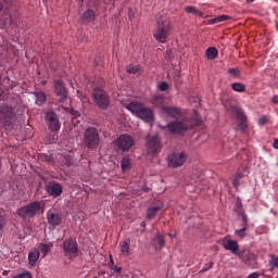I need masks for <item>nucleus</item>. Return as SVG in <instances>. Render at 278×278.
<instances>
[{"label": "nucleus", "mask_w": 278, "mask_h": 278, "mask_svg": "<svg viewBox=\"0 0 278 278\" xmlns=\"http://www.w3.org/2000/svg\"><path fill=\"white\" fill-rule=\"evenodd\" d=\"M255 0H247V3H253Z\"/></svg>", "instance_id": "13d9d810"}, {"label": "nucleus", "mask_w": 278, "mask_h": 278, "mask_svg": "<svg viewBox=\"0 0 278 278\" xmlns=\"http://www.w3.org/2000/svg\"><path fill=\"white\" fill-rule=\"evenodd\" d=\"M47 220L52 227H58L62 223V214H60L55 208H51L47 213Z\"/></svg>", "instance_id": "dca6fc26"}, {"label": "nucleus", "mask_w": 278, "mask_h": 278, "mask_svg": "<svg viewBox=\"0 0 278 278\" xmlns=\"http://www.w3.org/2000/svg\"><path fill=\"white\" fill-rule=\"evenodd\" d=\"M231 88L235 92H247V86L242 83H232Z\"/></svg>", "instance_id": "7c9ffc66"}, {"label": "nucleus", "mask_w": 278, "mask_h": 278, "mask_svg": "<svg viewBox=\"0 0 278 278\" xmlns=\"http://www.w3.org/2000/svg\"><path fill=\"white\" fill-rule=\"evenodd\" d=\"M273 147H274V149H278V139L274 140Z\"/></svg>", "instance_id": "8fccbe9b"}, {"label": "nucleus", "mask_w": 278, "mask_h": 278, "mask_svg": "<svg viewBox=\"0 0 278 278\" xmlns=\"http://www.w3.org/2000/svg\"><path fill=\"white\" fill-rule=\"evenodd\" d=\"M239 257L245 264V266H256L257 265V255L255 253L243 250L242 252H239Z\"/></svg>", "instance_id": "4468645a"}, {"label": "nucleus", "mask_w": 278, "mask_h": 278, "mask_svg": "<svg viewBox=\"0 0 278 278\" xmlns=\"http://www.w3.org/2000/svg\"><path fill=\"white\" fill-rule=\"evenodd\" d=\"M126 108L129 112L135 114V116L141 118V121H146V123H153V110L144 106V104L130 102Z\"/></svg>", "instance_id": "7ed1b4c3"}, {"label": "nucleus", "mask_w": 278, "mask_h": 278, "mask_svg": "<svg viewBox=\"0 0 278 278\" xmlns=\"http://www.w3.org/2000/svg\"><path fill=\"white\" fill-rule=\"evenodd\" d=\"M63 251L65 257H70V260L77 257L79 254V247L77 245V241L75 239H65L63 241Z\"/></svg>", "instance_id": "9b49d317"}, {"label": "nucleus", "mask_w": 278, "mask_h": 278, "mask_svg": "<svg viewBox=\"0 0 278 278\" xmlns=\"http://www.w3.org/2000/svg\"><path fill=\"white\" fill-rule=\"evenodd\" d=\"M81 18H83V21H85V23H92V21H94V18H97V13H94L93 10L88 9L83 13Z\"/></svg>", "instance_id": "412c9836"}, {"label": "nucleus", "mask_w": 278, "mask_h": 278, "mask_svg": "<svg viewBox=\"0 0 278 278\" xmlns=\"http://www.w3.org/2000/svg\"><path fill=\"white\" fill-rule=\"evenodd\" d=\"M164 204L160 201H157L156 203H154L152 206H150L147 210V215L146 218H148V220H153L154 216H157V212H161V210H163Z\"/></svg>", "instance_id": "6ab92c4d"}, {"label": "nucleus", "mask_w": 278, "mask_h": 278, "mask_svg": "<svg viewBox=\"0 0 278 278\" xmlns=\"http://www.w3.org/2000/svg\"><path fill=\"white\" fill-rule=\"evenodd\" d=\"M35 97H36V105L40 106L47 102V94H45V92L42 91L35 92Z\"/></svg>", "instance_id": "bb28decb"}, {"label": "nucleus", "mask_w": 278, "mask_h": 278, "mask_svg": "<svg viewBox=\"0 0 278 278\" xmlns=\"http://www.w3.org/2000/svg\"><path fill=\"white\" fill-rule=\"evenodd\" d=\"M83 142L87 149H98L99 144H101V135H99V130L94 127H88L84 132Z\"/></svg>", "instance_id": "20e7f679"}, {"label": "nucleus", "mask_w": 278, "mask_h": 278, "mask_svg": "<svg viewBox=\"0 0 278 278\" xmlns=\"http://www.w3.org/2000/svg\"><path fill=\"white\" fill-rule=\"evenodd\" d=\"M41 210L42 205H40V202L35 201L26 206L20 207L16 213L21 218L27 220L29 218H34V216H38Z\"/></svg>", "instance_id": "423d86ee"}, {"label": "nucleus", "mask_w": 278, "mask_h": 278, "mask_svg": "<svg viewBox=\"0 0 278 278\" xmlns=\"http://www.w3.org/2000/svg\"><path fill=\"white\" fill-rule=\"evenodd\" d=\"M46 191L48 194H50V197L58 199V197H62V185L55 181L49 182L46 186Z\"/></svg>", "instance_id": "f3484780"}, {"label": "nucleus", "mask_w": 278, "mask_h": 278, "mask_svg": "<svg viewBox=\"0 0 278 278\" xmlns=\"http://www.w3.org/2000/svg\"><path fill=\"white\" fill-rule=\"evenodd\" d=\"M247 227L248 226H242L241 229L235 230L236 236H239V238H244V236H247Z\"/></svg>", "instance_id": "e433bc0d"}, {"label": "nucleus", "mask_w": 278, "mask_h": 278, "mask_svg": "<svg viewBox=\"0 0 278 278\" xmlns=\"http://www.w3.org/2000/svg\"><path fill=\"white\" fill-rule=\"evenodd\" d=\"M231 113L233 114L235 118H237V131H247L249 129V119L247 118V113L238 106L231 108Z\"/></svg>", "instance_id": "0eeeda50"}, {"label": "nucleus", "mask_w": 278, "mask_h": 278, "mask_svg": "<svg viewBox=\"0 0 278 278\" xmlns=\"http://www.w3.org/2000/svg\"><path fill=\"white\" fill-rule=\"evenodd\" d=\"M5 225H8V220L5 219V212L0 210V231H3Z\"/></svg>", "instance_id": "f704fd0d"}, {"label": "nucleus", "mask_w": 278, "mask_h": 278, "mask_svg": "<svg viewBox=\"0 0 278 278\" xmlns=\"http://www.w3.org/2000/svg\"><path fill=\"white\" fill-rule=\"evenodd\" d=\"M14 118H16V113L14 109L8 104H2L0 106V122L5 127H10L12 125Z\"/></svg>", "instance_id": "6e6552de"}, {"label": "nucleus", "mask_w": 278, "mask_h": 278, "mask_svg": "<svg viewBox=\"0 0 278 278\" xmlns=\"http://www.w3.org/2000/svg\"><path fill=\"white\" fill-rule=\"evenodd\" d=\"M229 74L233 75V77H238V75H240V70H238V68H230L229 70Z\"/></svg>", "instance_id": "37998d69"}, {"label": "nucleus", "mask_w": 278, "mask_h": 278, "mask_svg": "<svg viewBox=\"0 0 278 278\" xmlns=\"http://www.w3.org/2000/svg\"><path fill=\"white\" fill-rule=\"evenodd\" d=\"M127 73H129L130 75H136V74L140 73V65L130 64L127 67Z\"/></svg>", "instance_id": "c9c22d12"}, {"label": "nucleus", "mask_w": 278, "mask_h": 278, "mask_svg": "<svg viewBox=\"0 0 278 278\" xmlns=\"http://www.w3.org/2000/svg\"><path fill=\"white\" fill-rule=\"evenodd\" d=\"M54 92L60 103H64V101L68 99V91L66 90L64 83L60 79L54 81Z\"/></svg>", "instance_id": "ddd939ff"}, {"label": "nucleus", "mask_w": 278, "mask_h": 278, "mask_svg": "<svg viewBox=\"0 0 278 278\" xmlns=\"http://www.w3.org/2000/svg\"><path fill=\"white\" fill-rule=\"evenodd\" d=\"M141 227H147V223L142 222Z\"/></svg>", "instance_id": "6e6d98bb"}, {"label": "nucleus", "mask_w": 278, "mask_h": 278, "mask_svg": "<svg viewBox=\"0 0 278 278\" xmlns=\"http://www.w3.org/2000/svg\"><path fill=\"white\" fill-rule=\"evenodd\" d=\"M237 207H238L239 210L242 208V202H241L240 200L237 201Z\"/></svg>", "instance_id": "3c124183"}, {"label": "nucleus", "mask_w": 278, "mask_h": 278, "mask_svg": "<svg viewBox=\"0 0 278 278\" xmlns=\"http://www.w3.org/2000/svg\"><path fill=\"white\" fill-rule=\"evenodd\" d=\"M223 247L226 251H230L233 255H238L240 251V245L238 241L231 239H224Z\"/></svg>", "instance_id": "a211bd4d"}, {"label": "nucleus", "mask_w": 278, "mask_h": 278, "mask_svg": "<svg viewBox=\"0 0 278 278\" xmlns=\"http://www.w3.org/2000/svg\"><path fill=\"white\" fill-rule=\"evenodd\" d=\"M146 147L149 153H160V149H162V143L160 142V136L148 135V137L146 138Z\"/></svg>", "instance_id": "f8f14e48"}, {"label": "nucleus", "mask_w": 278, "mask_h": 278, "mask_svg": "<svg viewBox=\"0 0 278 278\" xmlns=\"http://www.w3.org/2000/svg\"><path fill=\"white\" fill-rule=\"evenodd\" d=\"M169 168H181L188 162V153L174 152L167 157Z\"/></svg>", "instance_id": "9d476101"}, {"label": "nucleus", "mask_w": 278, "mask_h": 278, "mask_svg": "<svg viewBox=\"0 0 278 278\" xmlns=\"http://www.w3.org/2000/svg\"><path fill=\"white\" fill-rule=\"evenodd\" d=\"M114 144L117 151H123L125 153L136 144V140H134V137L130 135L124 134L114 140Z\"/></svg>", "instance_id": "1a4fd4ad"}, {"label": "nucleus", "mask_w": 278, "mask_h": 278, "mask_svg": "<svg viewBox=\"0 0 278 278\" xmlns=\"http://www.w3.org/2000/svg\"><path fill=\"white\" fill-rule=\"evenodd\" d=\"M185 12L187 14H193V16H203V13L199 11L195 7H186Z\"/></svg>", "instance_id": "2f4dec72"}, {"label": "nucleus", "mask_w": 278, "mask_h": 278, "mask_svg": "<svg viewBox=\"0 0 278 278\" xmlns=\"http://www.w3.org/2000/svg\"><path fill=\"white\" fill-rule=\"evenodd\" d=\"M0 12H3V2L0 1Z\"/></svg>", "instance_id": "864d4df0"}, {"label": "nucleus", "mask_w": 278, "mask_h": 278, "mask_svg": "<svg viewBox=\"0 0 278 278\" xmlns=\"http://www.w3.org/2000/svg\"><path fill=\"white\" fill-rule=\"evenodd\" d=\"M241 178H242V174H237V176L235 177V179L232 181L233 188H238V186H240Z\"/></svg>", "instance_id": "4c0bfd02"}, {"label": "nucleus", "mask_w": 278, "mask_h": 278, "mask_svg": "<svg viewBox=\"0 0 278 278\" xmlns=\"http://www.w3.org/2000/svg\"><path fill=\"white\" fill-rule=\"evenodd\" d=\"M151 103L156 108H161L162 112L164 111V108L167 106V105H164V96H153L151 99Z\"/></svg>", "instance_id": "4be33fe9"}, {"label": "nucleus", "mask_w": 278, "mask_h": 278, "mask_svg": "<svg viewBox=\"0 0 278 278\" xmlns=\"http://www.w3.org/2000/svg\"><path fill=\"white\" fill-rule=\"evenodd\" d=\"M1 25L8 27V25H12V15L9 12H4V17L1 21Z\"/></svg>", "instance_id": "72a5a7b5"}, {"label": "nucleus", "mask_w": 278, "mask_h": 278, "mask_svg": "<svg viewBox=\"0 0 278 278\" xmlns=\"http://www.w3.org/2000/svg\"><path fill=\"white\" fill-rule=\"evenodd\" d=\"M72 125H74V127H77V125H79L81 123V115L79 114L78 111H72Z\"/></svg>", "instance_id": "cd10ccee"}, {"label": "nucleus", "mask_w": 278, "mask_h": 278, "mask_svg": "<svg viewBox=\"0 0 278 278\" xmlns=\"http://www.w3.org/2000/svg\"><path fill=\"white\" fill-rule=\"evenodd\" d=\"M225 21H231V16L229 15H218L212 20L208 21L210 25H216V23H225Z\"/></svg>", "instance_id": "393cba45"}, {"label": "nucleus", "mask_w": 278, "mask_h": 278, "mask_svg": "<svg viewBox=\"0 0 278 278\" xmlns=\"http://www.w3.org/2000/svg\"><path fill=\"white\" fill-rule=\"evenodd\" d=\"M38 260H40V250L35 249L31 252H29L28 261L30 266H36V262H38Z\"/></svg>", "instance_id": "b1692460"}, {"label": "nucleus", "mask_w": 278, "mask_h": 278, "mask_svg": "<svg viewBox=\"0 0 278 278\" xmlns=\"http://www.w3.org/2000/svg\"><path fill=\"white\" fill-rule=\"evenodd\" d=\"M248 278H260V273L255 271L248 276Z\"/></svg>", "instance_id": "de8ad7c7"}, {"label": "nucleus", "mask_w": 278, "mask_h": 278, "mask_svg": "<svg viewBox=\"0 0 278 278\" xmlns=\"http://www.w3.org/2000/svg\"><path fill=\"white\" fill-rule=\"evenodd\" d=\"M78 1H79V3H84L85 0H78Z\"/></svg>", "instance_id": "052dcab7"}, {"label": "nucleus", "mask_w": 278, "mask_h": 278, "mask_svg": "<svg viewBox=\"0 0 278 278\" xmlns=\"http://www.w3.org/2000/svg\"><path fill=\"white\" fill-rule=\"evenodd\" d=\"M163 116L166 118H175L174 122L167 124V129L169 134H178L181 136L185 131L189 129H194L201 125V119L194 117L184 116L181 109L175 106H163Z\"/></svg>", "instance_id": "f257e3e1"}, {"label": "nucleus", "mask_w": 278, "mask_h": 278, "mask_svg": "<svg viewBox=\"0 0 278 278\" xmlns=\"http://www.w3.org/2000/svg\"><path fill=\"white\" fill-rule=\"evenodd\" d=\"M46 121L48 123V127L51 131H60V119L58 118V114L53 111H49L46 113Z\"/></svg>", "instance_id": "2eb2a0df"}, {"label": "nucleus", "mask_w": 278, "mask_h": 278, "mask_svg": "<svg viewBox=\"0 0 278 278\" xmlns=\"http://www.w3.org/2000/svg\"><path fill=\"white\" fill-rule=\"evenodd\" d=\"M122 170H131V161L129 156H124L121 162Z\"/></svg>", "instance_id": "c756f323"}, {"label": "nucleus", "mask_w": 278, "mask_h": 278, "mask_svg": "<svg viewBox=\"0 0 278 278\" xmlns=\"http://www.w3.org/2000/svg\"><path fill=\"white\" fill-rule=\"evenodd\" d=\"M160 90H162L163 92H166V90H168V83H161Z\"/></svg>", "instance_id": "c03bdc74"}, {"label": "nucleus", "mask_w": 278, "mask_h": 278, "mask_svg": "<svg viewBox=\"0 0 278 278\" xmlns=\"http://www.w3.org/2000/svg\"><path fill=\"white\" fill-rule=\"evenodd\" d=\"M0 85H1V75H0Z\"/></svg>", "instance_id": "680f3d73"}, {"label": "nucleus", "mask_w": 278, "mask_h": 278, "mask_svg": "<svg viewBox=\"0 0 278 278\" xmlns=\"http://www.w3.org/2000/svg\"><path fill=\"white\" fill-rule=\"evenodd\" d=\"M12 278H31V274L29 271H24L22 274H18Z\"/></svg>", "instance_id": "ea45409f"}, {"label": "nucleus", "mask_w": 278, "mask_h": 278, "mask_svg": "<svg viewBox=\"0 0 278 278\" xmlns=\"http://www.w3.org/2000/svg\"><path fill=\"white\" fill-rule=\"evenodd\" d=\"M51 247H53L51 243H40L36 250L39 251L41 257H47V254L51 253Z\"/></svg>", "instance_id": "5701e85b"}, {"label": "nucleus", "mask_w": 278, "mask_h": 278, "mask_svg": "<svg viewBox=\"0 0 278 278\" xmlns=\"http://www.w3.org/2000/svg\"><path fill=\"white\" fill-rule=\"evenodd\" d=\"M241 227H249V217H247V214H242Z\"/></svg>", "instance_id": "79ce46f5"}, {"label": "nucleus", "mask_w": 278, "mask_h": 278, "mask_svg": "<svg viewBox=\"0 0 278 278\" xmlns=\"http://www.w3.org/2000/svg\"><path fill=\"white\" fill-rule=\"evenodd\" d=\"M205 55L208 60H216L218 58V49L216 47H210L206 49Z\"/></svg>", "instance_id": "a878e982"}, {"label": "nucleus", "mask_w": 278, "mask_h": 278, "mask_svg": "<svg viewBox=\"0 0 278 278\" xmlns=\"http://www.w3.org/2000/svg\"><path fill=\"white\" fill-rule=\"evenodd\" d=\"M10 49L13 52L14 55H20L18 49H16L15 46H10Z\"/></svg>", "instance_id": "a18cd8bd"}, {"label": "nucleus", "mask_w": 278, "mask_h": 278, "mask_svg": "<svg viewBox=\"0 0 278 278\" xmlns=\"http://www.w3.org/2000/svg\"><path fill=\"white\" fill-rule=\"evenodd\" d=\"M271 103H274L275 105H278V96H274L271 98Z\"/></svg>", "instance_id": "09e8293b"}, {"label": "nucleus", "mask_w": 278, "mask_h": 278, "mask_svg": "<svg viewBox=\"0 0 278 278\" xmlns=\"http://www.w3.org/2000/svg\"><path fill=\"white\" fill-rule=\"evenodd\" d=\"M170 34H173L170 18L166 15H156V30L153 35L156 42H161L162 45L168 42Z\"/></svg>", "instance_id": "f03ea898"}, {"label": "nucleus", "mask_w": 278, "mask_h": 278, "mask_svg": "<svg viewBox=\"0 0 278 278\" xmlns=\"http://www.w3.org/2000/svg\"><path fill=\"white\" fill-rule=\"evenodd\" d=\"M269 265L273 268H278V256H271V260L269 261Z\"/></svg>", "instance_id": "58836bf2"}, {"label": "nucleus", "mask_w": 278, "mask_h": 278, "mask_svg": "<svg viewBox=\"0 0 278 278\" xmlns=\"http://www.w3.org/2000/svg\"><path fill=\"white\" fill-rule=\"evenodd\" d=\"M92 101L99 110H108L110 108V96L103 88L96 87L91 93Z\"/></svg>", "instance_id": "39448f33"}, {"label": "nucleus", "mask_w": 278, "mask_h": 278, "mask_svg": "<svg viewBox=\"0 0 278 278\" xmlns=\"http://www.w3.org/2000/svg\"><path fill=\"white\" fill-rule=\"evenodd\" d=\"M10 94L8 87L0 85V101H5Z\"/></svg>", "instance_id": "473e14b6"}, {"label": "nucleus", "mask_w": 278, "mask_h": 278, "mask_svg": "<svg viewBox=\"0 0 278 278\" xmlns=\"http://www.w3.org/2000/svg\"><path fill=\"white\" fill-rule=\"evenodd\" d=\"M110 258H111V263L114 264V261L112 260V255H110Z\"/></svg>", "instance_id": "bf43d9fd"}, {"label": "nucleus", "mask_w": 278, "mask_h": 278, "mask_svg": "<svg viewBox=\"0 0 278 278\" xmlns=\"http://www.w3.org/2000/svg\"><path fill=\"white\" fill-rule=\"evenodd\" d=\"M112 270H114V273H118L121 275V273H123V268L122 267H118V266H114L112 268Z\"/></svg>", "instance_id": "49530a36"}, {"label": "nucleus", "mask_w": 278, "mask_h": 278, "mask_svg": "<svg viewBox=\"0 0 278 278\" xmlns=\"http://www.w3.org/2000/svg\"><path fill=\"white\" fill-rule=\"evenodd\" d=\"M130 244H131L130 239H125L124 241H122L119 243V249H121L122 255H125L126 257H129V255L131 254V252L129 250Z\"/></svg>", "instance_id": "aec40b11"}, {"label": "nucleus", "mask_w": 278, "mask_h": 278, "mask_svg": "<svg viewBox=\"0 0 278 278\" xmlns=\"http://www.w3.org/2000/svg\"><path fill=\"white\" fill-rule=\"evenodd\" d=\"M268 121H269V119H268V116L263 115V116H261L260 119H258V125H267Z\"/></svg>", "instance_id": "a19ab883"}, {"label": "nucleus", "mask_w": 278, "mask_h": 278, "mask_svg": "<svg viewBox=\"0 0 278 278\" xmlns=\"http://www.w3.org/2000/svg\"><path fill=\"white\" fill-rule=\"evenodd\" d=\"M213 266H214V262H210V263H208V267H207L208 270H210V268H212Z\"/></svg>", "instance_id": "603ef678"}, {"label": "nucleus", "mask_w": 278, "mask_h": 278, "mask_svg": "<svg viewBox=\"0 0 278 278\" xmlns=\"http://www.w3.org/2000/svg\"><path fill=\"white\" fill-rule=\"evenodd\" d=\"M168 236H169V238H172V240H173V238H175V235H173V233H168Z\"/></svg>", "instance_id": "4d7b16f0"}, {"label": "nucleus", "mask_w": 278, "mask_h": 278, "mask_svg": "<svg viewBox=\"0 0 278 278\" xmlns=\"http://www.w3.org/2000/svg\"><path fill=\"white\" fill-rule=\"evenodd\" d=\"M154 244L160 247V249H163L166 244V239L164 238V235L157 233L154 238Z\"/></svg>", "instance_id": "c85d7f7f"}, {"label": "nucleus", "mask_w": 278, "mask_h": 278, "mask_svg": "<svg viewBox=\"0 0 278 278\" xmlns=\"http://www.w3.org/2000/svg\"><path fill=\"white\" fill-rule=\"evenodd\" d=\"M207 270H210V268L207 267V268H203L202 270H201V273H207Z\"/></svg>", "instance_id": "5fc2aeb1"}]
</instances>
